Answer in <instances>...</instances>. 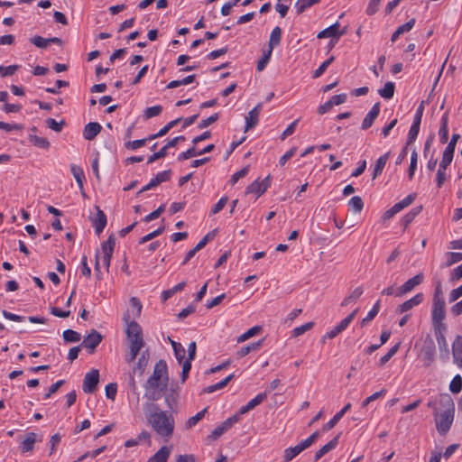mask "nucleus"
<instances>
[{
  "label": "nucleus",
  "instance_id": "nucleus-47",
  "mask_svg": "<svg viewBox=\"0 0 462 462\" xmlns=\"http://www.w3.org/2000/svg\"><path fill=\"white\" fill-rule=\"evenodd\" d=\"M273 50L267 49L266 51H263V54L262 58L257 62V70L262 71L265 69L266 65L271 60Z\"/></svg>",
  "mask_w": 462,
  "mask_h": 462
},
{
  "label": "nucleus",
  "instance_id": "nucleus-64",
  "mask_svg": "<svg viewBox=\"0 0 462 462\" xmlns=\"http://www.w3.org/2000/svg\"><path fill=\"white\" fill-rule=\"evenodd\" d=\"M249 171V166H245L244 168H242L240 171L235 172L232 177H231V180H230V182L232 185H234L235 183H236L241 178H244L245 176L247 175Z\"/></svg>",
  "mask_w": 462,
  "mask_h": 462
},
{
  "label": "nucleus",
  "instance_id": "nucleus-29",
  "mask_svg": "<svg viewBox=\"0 0 462 462\" xmlns=\"http://www.w3.org/2000/svg\"><path fill=\"white\" fill-rule=\"evenodd\" d=\"M70 171H71L72 175L74 176V178L79 185V189L82 190L83 189V182L85 180V174H84L83 169L79 165L71 164Z\"/></svg>",
  "mask_w": 462,
  "mask_h": 462
},
{
  "label": "nucleus",
  "instance_id": "nucleus-35",
  "mask_svg": "<svg viewBox=\"0 0 462 462\" xmlns=\"http://www.w3.org/2000/svg\"><path fill=\"white\" fill-rule=\"evenodd\" d=\"M263 330L261 326H254L237 337V343H242L258 335Z\"/></svg>",
  "mask_w": 462,
  "mask_h": 462
},
{
  "label": "nucleus",
  "instance_id": "nucleus-49",
  "mask_svg": "<svg viewBox=\"0 0 462 462\" xmlns=\"http://www.w3.org/2000/svg\"><path fill=\"white\" fill-rule=\"evenodd\" d=\"M207 408L203 409L202 411H200L199 412H198L196 415L190 417L187 421H186V424H185V428L187 430L194 427L195 425H197V423L199 421H200L203 417L205 416V413L207 412Z\"/></svg>",
  "mask_w": 462,
  "mask_h": 462
},
{
  "label": "nucleus",
  "instance_id": "nucleus-4",
  "mask_svg": "<svg viewBox=\"0 0 462 462\" xmlns=\"http://www.w3.org/2000/svg\"><path fill=\"white\" fill-rule=\"evenodd\" d=\"M418 356L422 361L425 368L430 367L435 362L436 346L433 338L430 335H427L423 339Z\"/></svg>",
  "mask_w": 462,
  "mask_h": 462
},
{
  "label": "nucleus",
  "instance_id": "nucleus-23",
  "mask_svg": "<svg viewBox=\"0 0 462 462\" xmlns=\"http://www.w3.org/2000/svg\"><path fill=\"white\" fill-rule=\"evenodd\" d=\"M448 110L444 113L441 117L440 127L439 130V141L441 143H446L448 139Z\"/></svg>",
  "mask_w": 462,
  "mask_h": 462
},
{
  "label": "nucleus",
  "instance_id": "nucleus-2",
  "mask_svg": "<svg viewBox=\"0 0 462 462\" xmlns=\"http://www.w3.org/2000/svg\"><path fill=\"white\" fill-rule=\"evenodd\" d=\"M439 404L445 408V411L439 413L436 411L433 414L435 416L436 427L439 434H446L453 422L455 413V404L448 393L439 395Z\"/></svg>",
  "mask_w": 462,
  "mask_h": 462
},
{
  "label": "nucleus",
  "instance_id": "nucleus-39",
  "mask_svg": "<svg viewBox=\"0 0 462 462\" xmlns=\"http://www.w3.org/2000/svg\"><path fill=\"white\" fill-rule=\"evenodd\" d=\"M363 294L362 287H356L347 297H346L341 302V306L345 307L352 302H356L357 300Z\"/></svg>",
  "mask_w": 462,
  "mask_h": 462
},
{
  "label": "nucleus",
  "instance_id": "nucleus-55",
  "mask_svg": "<svg viewBox=\"0 0 462 462\" xmlns=\"http://www.w3.org/2000/svg\"><path fill=\"white\" fill-rule=\"evenodd\" d=\"M162 111V106L158 105L151 107H147L144 110L143 116L145 119H150L154 116H158Z\"/></svg>",
  "mask_w": 462,
  "mask_h": 462
},
{
  "label": "nucleus",
  "instance_id": "nucleus-16",
  "mask_svg": "<svg viewBox=\"0 0 462 462\" xmlns=\"http://www.w3.org/2000/svg\"><path fill=\"white\" fill-rule=\"evenodd\" d=\"M339 23L337 22L334 24L330 25L329 27L322 30L319 32L317 35L319 39H324L331 37L332 39H336V41H338L341 35L345 33V32H339Z\"/></svg>",
  "mask_w": 462,
  "mask_h": 462
},
{
  "label": "nucleus",
  "instance_id": "nucleus-42",
  "mask_svg": "<svg viewBox=\"0 0 462 462\" xmlns=\"http://www.w3.org/2000/svg\"><path fill=\"white\" fill-rule=\"evenodd\" d=\"M29 140L31 143H32L35 146L39 148L48 149L50 147V142L44 137H41L35 134H30Z\"/></svg>",
  "mask_w": 462,
  "mask_h": 462
},
{
  "label": "nucleus",
  "instance_id": "nucleus-52",
  "mask_svg": "<svg viewBox=\"0 0 462 462\" xmlns=\"http://www.w3.org/2000/svg\"><path fill=\"white\" fill-rule=\"evenodd\" d=\"M216 234H217V229L215 230H212L210 232H208L198 244L197 245L195 246L196 249L198 251L201 250L202 248H204L206 246V245L213 240L216 236Z\"/></svg>",
  "mask_w": 462,
  "mask_h": 462
},
{
  "label": "nucleus",
  "instance_id": "nucleus-40",
  "mask_svg": "<svg viewBox=\"0 0 462 462\" xmlns=\"http://www.w3.org/2000/svg\"><path fill=\"white\" fill-rule=\"evenodd\" d=\"M395 86L394 83L388 81L384 84V87L378 90L379 95L385 99H390L394 95Z\"/></svg>",
  "mask_w": 462,
  "mask_h": 462
},
{
  "label": "nucleus",
  "instance_id": "nucleus-6",
  "mask_svg": "<svg viewBox=\"0 0 462 462\" xmlns=\"http://www.w3.org/2000/svg\"><path fill=\"white\" fill-rule=\"evenodd\" d=\"M123 320L127 325L125 334L129 343L134 340L139 341L140 339H143L141 326L136 321L130 320V315L128 312L124 314Z\"/></svg>",
  "mask_w": 462,
  "mask_h": 462
},
{
  "label": "nucleus",
  "instance_id": "nucleus-53",
  "mask_svg": "<svg viewBox=\"0 0 462 462\" xmlns=\"http://www.w3.org/2000/svg\"><path fill=\"white\" fill-rule=\"evenodd\" d=\"M164 226H160L159 228H157L156 230L147 234L146 236H143L140 240H139V244L140 245H143L148 241H151L152 240L153 238L159 236L160 235L162 234V232L164 231Z\"/></svg>",
  "mask_w": 462,
  "mask_h": 462
},
{
  "label": "nucleus",
  "instance_id": "nucleus-46",
  "mask_svg": "<svg viewBox=\"0 0 462 462\" xmlns=\"http://www.w3.org/2000/svg\"><path fill=\"white\" fill-rule=\"evenodd\" d=\"M348 206L356 213H360L364 208V202L361 197L355 196L348 201Z\"/></svg>",
  "mask_w": 462,
  "mask_h": 462
},
{
  "label": "nucleus",
  "instance_id": "nucleus-25",
  "mask_svg": "<svg viewBox=\"0 0 462 462\" xmlns=\"http://www.w3.org/2000/svg\"><path fill=\"white\" fill-rule=\"evenodd\" d=\"M144 344L145 343H144L143 339H140L139 341L134 340L133 342H130L129 343L130 352H129V356L126 358V360L128 362H133L137 357L140 350L143 347Z\"/></svg>",
  "mask_w": 462,
  "mask_h": 462
},
{
  "label": "nucleus",
  "instance_id": "nucleus-17",
  "mask_svg": "<svg viewBox=\"0 0 462 462\" xmlns=\"http://www.w3.org/2000/svg\"><path fill=\"white\" fill-rule=\"evenodd\" d=\"M379 113H380V103L377 102L373 106L371 110L368 112V114L364 118V120L362 122L361 128L363 130H367L368 128H370L373 125L374 120L377 118Z\"/></svg>",
  "mask_w": 462,
  "mask_h": 462
},
{
  "label": "nucleus",
  "instance_id": "nucleus-63",
  "mask_svg": "<svg viewBox=\"0 0 462 462\" xmlns=\"http://www.w3.org/2000/svg\"><path fill=\"white\" fill-rule=\"evenodd\" d=\"M147 142V139H138L134 141H128L125 143V147L128 150H136L143 147Z\"/></svg>",
  "mask_w": 462,
  "mask_h": 462
},
{
  "label": "nucleus",
  "instance_id": "nucleus-50",
  "mask_svg": "<svg viewBox=\"0 0 462 462\" xmlns=\"http://www.w3.org/2000/svg\"><path fill=\"white\" fill-rule=\"evenodd\" d=\"M449 390L453 393H458L462 390V377L457 374L453 377L449 384Z\"/></svg>",
  "mask_w": 462,
  "mask_h": 462
},
{
  "label": "nucleus",
  "instance_id": "nucleus-21",
  "mask_svg": "<svg viewBox=\"0 0 462 462\" xmlns=\"http://www.w3.org/2000/svg\"><path fill=\"white\" fill-rule=\"evenodd\" d=\"M340 434H337L335 438H333L328 443L324 445L321 448H319L314 455V462L319 461L324 455L334 449L337 444Z\"/></svg>",
  "mask_w": 462,
  "mask_h": 462
},
{
  "label": "nucleus",
  "instance_id": "nucleus-58",
  "mask_svg": "<svg viewBox=\"0 0 462 462\" xmlns=\"http://www.w3.org/2000/svg\"><path fill=\"white\" fill-rule=\"evenodd\" d=\"M432 326L435 336L444 335L445 331L447 330V326L443 320H432Z\"/></svg>",
  "mask_w": 462,
  "mask_h": 462
},
{
  "label": "nucleus",
  "instance_id": "nucleus-61",
  "mask_svg": "<svg viewBox=\"0 0 462 462\" xmlns=\"http://www.w3.org/2000/svg\"><path fill=\"white\" fill-rule=\"evenodd\" d=\"M20 69V65H10L7 67L0 66V74L2 77L14 75Z\"/></svg>",
  "mask_w": 462,
  "mask_h": 462
},
{
  "label": "nucleus",
  "instance_id": "nucleus-57",
  "mask_svg": "<svg viewBox=\"0 0 462 462\" xmlns=\"http://www.w3.org/2000/svg\"><path fill=\"white\" fill-rule=\"evenodd\" d=\"M314 326V322L310 321V322H307L300 327H297L295 328L293 330H292V336L293 337H299L302 334H304L306 331L311 329Z\"/></svg>",
  "mask_w": 462,
  "mask_h": 462
},
{
  "label": "nucleus",
  "instance_id": "nucleus-7",
  "mask_svg": "<svg viewBox=\"0 0 462 462\" xmlns=\"http://www.w3.org/2000/svg\"><path fill=\"white\" fill-rule=\"evenodd\" d=\"M99 383V371L97 369H92L90 372L85 374L83 380V392L86 393H94L97 389V384Z\"/></svg>",
  "mask_w": 462,
  "mask_h": 462
},
{
  "label": "nucleus",
  "instance_id": "nucleus-60",
  "mask_svg": "<svg viewBox=\"0 0 462 462\" xmlns=\"http://www.w3.org/2000/svg\"><path fill=\"white\" fill-rule=\"evenodd\" d=\"M46 125L51 130L59 133L62 130V127L65 125V122L63 120H61L60 122H57L53 118H48L46 120Z\"/></svg>",
  "mask_w": 462,
  "mask_h": 462
},
{
  "label": "nucleus",
  "instance_id": "nucleus-62",
  "mask_svg": "<svg viewBox=\"0 0 462 462\" xmlns=\"http://www.w3.org/2000/svg\"><path fill=\"white\" fill-rule=\"evenodd\" d=\"M239 420V414H235L232 417L226 419L224 422L219 425L224 432L228 430L235 423Z\"/></svg>",
  "mask_w": 462,
  "mask_h": 462
},
{
  "label": "nucleus",
  "instance_id": "nucleus-34",
  "mask_svg": "<svg viewBox=\"0 0 462 462\" xmlns=\"http://www.w3.org/2000/svg\"><path fill=\"white\" fill-rule=\"evenodd\" d=\"M320 0H298L295 4L297 14H303L308 8L319 4Z\"/></svg>",
  "mask_w": 462,
  "mask_h": 462
},
{
  "label": "nucleus",
  "instance_id": "nucleus-33",
  "mask_svg": "<svg viewBox=\"0 0 462 462\" xmlns=\"http://www.w3.org/2000/svg\"><path fill=\"white\" fill-rule=\"evenodd\" d=\"M235 377V374H229L228 376H226V378H224L222 381L218 382L216 384H213V385H209L208 387H206L204 390H203V393H211L215 391H217V390H220L224 387H226L228 383Z\"/></svg>",
  "mask_w": 462,
  "mask_h": 462
},
{
  "label": "nucleus",
  "instance_id": "nucleus-19",
  "mask_svg": "<svg viewBox=\"0 0 462 462\" xmlns=\"http://www.w3.org/2000/svg\"><path fill=\"white\" fill-rule=\"evenodd\" d=\"M102 126L97 122L87 124L83 130V137L88 141H92L101 132Z\"/></svg>",
  "mask_w": 462,
  "mask_h": 462
},
{
  "label": "nucleus",
  "instance_id": "nucleus-15",
  "mask_svg": "<svg viewBox=\"0 0 462 462\" xmlns=\"http://www.w3.org/2000/svg\"><path fill=\"white\" fill-rule=\"evenodd\" d=\"M262 109V104L259 103L256 105L247 115L245 117V132L249 131L254 128L259 121V114Z\"/></svg>",
  "mask_w": 462,
  "mask_h": 462
},
{
  "label": "nucleus",
  "instance_id": "nucleus-59",
  "mask_svg": "<svg viewBox=\"0 0 462 462\" xmlns=\"http://www.w3.org/2000/svg\"><path fill=\"white\" fill-rule=\"evenodd\" d=\"M218 118H219V114L218 113H215L212 116H210L209 117H208L207 119L201 120L200 123L198 125V127L199 129L207 128L210 125H212L215 122H217L218 120Z\"/></svg>",
  "mask_w": 462,
  "mask_h": 462
},
{
  "label": "nucleus",
  "instance_id": "nucleus-24",
  "mask_svg": "<svg viewBox=\"0 0 462 462\" xmlns=\"http://www.w3.org/2000/svg\"><path fill=\"white\" fill-rule=\"evenodd\" d=\"M263 341H264V338H262L256 342H252V343L248 344L247 346L241 347L236 352V356L238 358H242V357L247 356L252 351H257L263 346Z\"/></svg>",
  "mask_w": 462,
  "mask_h": 462
},
{
  "label": "nucleus",
  "instance_id": "nucleus-10",
  "mask_svg": "<svg viewBox=\"0 0 462 462\" xmlns=\"http://www.w3.org/2000/svg\"><path fill=\"white\" fill-rule=\"evenodd\" d=\"M424 275L422 273L416 274L414 277L406 281L396 291L395 296L402 297V295L411 291L416 286L422 283Z\"/></svg>",
  "mask_w": 462,
  "mask_h": 462
},
{
  "label": "nucleus",
  "instance_id": "nucleus-41",
  "mask_svg": "<svg viewBox=\"0 0 462 462\" xmlns=\"http://www.w3.org/2000/svg\"><path fill=\"white\" fill-rule=\"evenodd\" d=\"M420 123L412 122V125L408 133L406 145H411L412 143L415 142V140L418 136V134L420 132Z\"/></svg>",
  "mask_w": 462,
  "mask_h": 462
},
{
  "label": "nucleus",
  "instance_id": "nucleus-48",
  "mask_svg": "<svg viewBox=\"0 0 462 462\" xmlns=\"http://www.w3.org/2000/svg\"><path fill=\"white\" fill-rule=\"evenodd\" d=\"M335 60L334 56H330L328 60L323 61L319 67L313 72L312 78L318 79L328 69V67Z\"/></svg>",
  "mask_w": 462,
  "mask_h": 462
},
{
  "label": "nucleus",
  "instance_id": "nucleus-37",
  "mask_svg": "<svg viewBox=\"0 0 462 462\" xmlns=\"http://www.w3.org/2000/svg\"><path fill=\"white\" fill-rule=\"evenodd\" d=\"M358 310H359L358 308L354 310L344 319H342L338 325H337L335 327L336 330H337L339 334L349 326V324L352 322V320L355 319L356 315L357 314Z\"/></svg>",
  "mask_w": 462,
  "mask_h": 462
},
{
  "label": "nucleus",
  "instance_id": "nucleus-54",
  "mask_svg": "<svg viewBox=\"0 0 462 462\" xmlns=\"http://www.w3.org/2000/svg\"><path fill=\"white\" fill-rule=\"evenodd\" d=\"M435 337L438 342L439 351L444 352L446 358H448L449 350L445 335L435 336Z\"/></svg>",
  "mask_w": 462,
  "mask_h": 462
},
{
  "label": "nucleus",
  "instance_id": "nucleus-26",
  "mask_svg": "<svg viewBox=\"0 0 462 462\" xmlns=\"http://www.w3.org/2000/svg\"><path fill=\"white\" fill-rule=\"evenodd\" d=\"M171 454V448L163 446L147 462H167Z\"/></svg>",
  "mask_w": 462,
  "mask_h": 462
},
{
  "label": "nucleus",
  "instance_id": "nucleus-27",
  "mask_svg": "<svg viewBox=\"0 0 462 462\" xmlns=\"http://www.w3.org/2000/svg\"><path fill=\"white\" fill-rule=\"evenodd\" d=\"M459 138H460V135L458 134H454L452 135L450 142L448 143V145L443 152V155H442L443 158H446V159L448 158V160H450V161L453 160L456 144Z\"/></svg>",
  "mask_w": 462,
  "mask_h": 462
},
{
  "label": "nucleus",
  "instance_id": "nucleus-56",
  "mask_svg": "<svg viewBox=\"0 0 462 462\" xmlns=\"http://www.w3.org/2000/svg\"><path fill=\"white\" fill-rule=\"evenodd\" d=\"M417 162H418V153L415 150L412 151L411 156V163L408 171V177L410 180L413 178L414 172L417 168Z\"/></svg>",
  "mask_w": 462,
  "mask_h": 462
},
{
  "label": "nucleus",
  "instance_id": "nucleus-38",
  "mask_svg": "<svg viewBox=\"0 0 462 462\" xmlns=\"http://www.w3.org/2000/svg\"><path fill=\"white\" fill-rule=\"evenodd\" d=\"M358 310H359L358 308L354 310L344 319H342L338 325H337L335 327L336 330H337L339 334L349 326V324L352 322V320L355 319L356 315L357 314Z\"/></svg>",
  "mask_w": 462,
  "mask_h": 462
},
{
  "label": "nucleus",
  "instance_id": "nucleus-45",
  "mask_svg": "<svg viewBox=\"0 0 462 462\" xmlns=\"http://www.w3.org/2000/svg\"><path fill=\"white\" fill-rule=\"evenodd\" d=\"M300 453H301V451L298 445L286 448L283 453V462L291 461Z\"/></svg>",
  "mask_w": 462,
  "mask_h": 462
},
{
  "label": "nucleus",
  "instance_id": "nucleus-1",
  "mask_svg": "<svg viewBox=\"0 0 462 462\" xmlns=\"http://www.w3.org/2000/svg\"><path fill=\"white\" fill-rule=\"evenodd\" d=\"M168 380L167 364L164 360H159L155 364L152 374L144 384V397L150 401L159 400L166 391Z\"/></svg>",
  "mask_w": 462,
  "mask_h": 462
},
{
  "label": "nucleus",
  "instance_id": "nucleus-28",
  "mask_svg": "<svg viewBox=\"0 0 462 462\" xmlns=\"http://www.w3.org/2000/svg\"><path fill=\"white\" fill-rule=\"evenodd\" d=\"M282 40V29L279 26H276L273 29L269 42H268V49L273 50L275 47L280 45Z\"/></svg>",
  "mask_w": 462,
  "mask_h": 462
},
{
  "label": "nucleus",
  "instance_id": "nucleus-32",
  "mask_svg": "<svg viewBox=\"0 0 462 462\" xmlns=\"http://www.w3.org/2000/svg\"><path fill=\"white\" fill-rule=\"evenodd\" d=\"M389 155L390 152H386L377 159L374 168L373 179H375L377 176L382 174V171L388 161Z\"/></svg>",
  "mask_w": 462,
  "mask_h": 462
},
{
  "label": "nucleus",
  "instance_id": "nucleus-31",
  "mask_svg": "<svg viewBox=\"0 0 462 462\" xmlns=\"http://www.w3.org/2000/svg\"><path fill=\"white\" fill-rule=\"evenodd\" d=\"M416 193H411L406 198L394 204L392 208L394 209L396 213H399L400 211L410 206L416 199Z\"/></svg>",
  "mask_w": 462,
  "mask_h": 462
},
{
  "label": "nucleus",
  "instance_id": "nucleus-43",
  "mask_svg": "<svg viewBox=\"0 0 462 462\" xmlns=\"http://www.w3.org/2000/svg\"><path fill=\"white\" fill-rule=\"evenodd\" d=\"M265 191L263 189L262 185L260 183V180L257 179L254 181H253L250 185L246 187L245 193H256L257 198L262 196Z\"/></svg>",
  "mask_w": 462,
  "mask_h": 462
},
{
  "label": "nucleus",
  "instance_id": "nucleus-18",
  "mask_svg": "<svg viewBox=\"0 0 462 462\" xmlns=\"http://www.w3.org/2000/svg\"><path fill=\"white\" fill-rule=\"evenodd\" d=\"M445 300H432L431 320H444L446 318Z\"/></svg>",
  "mask_w": 462,
  "mask_h": 462
},
{
  "label": "nucleus",
  "instance_id": "nucleus-12",
  "mask_svg": "<svg viewBox=\"0 0 462 462\" xmlns=\"http://www.w3.org/2000/svg\"><path fill=\"white\" fill-rule=\"evenodd\" d=\"M171 170H166V171H163L162 172H159L155 178L152 179L150 180V182L145 185L144 187H143L138 192H137V195L146 191V190H149L151 189H153L155 187H157L158 185H160L162 182H164V181H167L170 180L171 178Z\"/></svg>",
  "mask_w": 462,
  "mask_h": 462
},
{
  "label": "nucleus",
  "instance_id": "nucleus-22",
  "mask_svg": "<svg viewBox=\"0 0 462 462\" xmlns=\"http://www.w3.org/2000/svg\"><path fill=\"white\" fill-rule=\"evenodd\" d=\"M37 441V435L34 432H29L25 439L22 441L19 448L22 453H26L33 450L34 444Z\"/></svg>",
  "mask_w": 462,
  "mask_h": 462
},
{
  "label": "nucleus",
  "instance_id": "nucleus-13",
  "mask_svg": "<svg viewBox=\"0 0 462 462\" xmlns=\"http://www.w3.org/2000/svg\"><path fill=\"white\" fill-rule=\"evenodd\" d=\"M453 363L462 370V336H456L452 343Z\"/></svg>",
  "mask_w": 462,
  "mask_h": 462
},
{
  "label": "nucleus",
  "instance_id": "nucleus-20",
  "mask_svg": "<svg viewBox=\"0 0 462 462\" xmlns=\"http://www.w3.org/2000/svg\"><path fill=\"white\" fill-rule=\"evenodd\" d=\"M351 408V403H346L338 412H337L334 417L328 420L326 424L323 425L322 430L328 431L332 430L337 423L341 420V418L345 415L346 411H348Z\"/></svg>",
  "mask_w": 462,
  "mask_h": 462
},
{
  "label": "nucleus",
  "instance_id": "nucleus-9",
  "mask_svg": "<svg viewBox=\"0 0 462 462\" xmlns=\"http://www.w3.org/2000/svg\"><path fill=\"white\" fill-rule=\"evenodd\" d=\"M102 339L103 336L97 330L91 329L89 334L84 337L81 346L85 347L89 354H93Z\"/></svg>",
  "mask_w": 462,
  "mask_h": 462
},
{
  "label": "nucleus",
  "instance_id": "nucleus-36",
  "mask_svg": "<svg viewBox=\"0 0 462 462\" xmlns=\"http://www.w3.org/2000/svg\"><path fill=\"white\" fill-rule=\"evenodd\" d=\"M358 310H359L358 308L354 310L344 319H342L338 325H337L335 327L336 330H337L339 334L349 326V324L352 322V320L355 319L356 315L357 314Z\"/></svg>",
  "mask_w": 462,
  "mask_h": 462
},
{
  "label": "nucleus",
  "instance_id": "nucleus-44",
  "mask_svg": "<svg viewBox=\"0 0 462 462\" xmlns=\"http://www.w3.org/2000/svg\"><path fill=\"white\" fill-rule=\"evenodd\" d=\"M62 337L64 341L68 343H76L79 342L81 338L80 334L72 329H66L65 331H63Z\"/></svg>",
  "mask_w": 462,
  "mask_h": 462
},
{
  "label": "nucleus",
  "instance_id": "nucleus-14",
  "mask_svg": "<svg viewBox=\"0 0 462 462\" xmlns=\"http://www.w3.org/2000/svg\"><path fill=\"white\" fill-rule=\"evenodd\" d=\"M423 299H424V296L421 292L417 293L410 300L400 304L396 308L395 312L399 313V314L407 312L408 310H411L413 307L420 305L423 301Z\"/></svg>",
  "mask_w": 462,
  "mask_h": 462
},
{
  "label": "nucleus",
  "instance_id": "nucleus-3",
  "mask_svg": "<svg viewBox=\"0 0 462 462\" xmlns=\"http://www.w3.org/2000/svg\"><path fill=\"white\" fill-rule=\"evenodd\" d=\"M151 413L147 420L152 430L161 437L168 440L171 438L174 430V419L168 415L166 411H158Z\"/></svg>",
  "mask_w": 462,
  "mask_h": 462
},
{
  "label": "nucleus",
  "instance_id": "nucleus-8",
  "mask_svg": "<svg viewBox=\"0 0 462 462\" xmlns=\"http://www.w3.org/2000/svg\"><path fill=\"white\" fill-rule=\"evenodd\" d=\"M115 245L116 238L114 234H111L108 236V238L101 244V248L103 252V263L107 271L110 266V262L113 256Z\"/></svg>",
  "mask_w": 462,
  "mask_h": 462
},
{
  "label": "nucleus",
  "instance_id": "nucleus-5",
  "mask_svg": "<svg viewBox=\"0 0 462 462\" xmlns=\"http://www.w3.org/2000/svg\"><path fill=\"white\" fill-rule=\"evenodd\" d=\"M149 356H150L149 350L146 349L145 351H143L141 354L136 365L133 368L132 374H130L129 386L134 394H138L137 393V383L134 379V375H137L139 378H141L143 376V372L146 369L147 365H148Z\"/></svg>",
  "mask_w": 462,
  "mask_h": 462
},
{
  "label": "nucleus",
  "instance_id": "nucleus-51",
  "mask_svg": "<svg viewBox=\"0 0 462 462\" xmlns=\"http://www.w3.org/2000/svg\"><path fill=\"white\" fill-rule=\"evenodd\" d=\"M446 257H447V261H446L445 266L449 267V266L453 265L454 263L462 261V253H454V252L447 253Z\"/></svg>",
  "mask_w": 462,
  "mask_h": 462
},
{
  "label": "nucleus",
  "instance_id": "nucleus-11",
  "mask_svg": "<svg viewBox=\"0 0 462 462\" xmlns=\"http://www.w3.org/2000/svg\"><path fill=\"white\" fill-rule=\"evenodd\" d=\"M95 209L97 210V214L95 217H89V220L95 228L96 234L99 236L106 226L107 217L98 206H95Z\"/></svg>",
  "mask_w": 462,
  "mask_h": 462
},
{
  "label": "nucleus",
  "instance_id": "nucleus-30",
  "mask_svg": "<svg viewBox=\"0 0 462 462\" xmlns=\"http://www.w3.org/2000/svg\"><path fill=\"white\" fill-rule=\"evenodd\" d=\"M414 24H415V19L411 18L410 21H408L404 24L399 26L396 29V31L392 34L391 41L393 42H394L401 34L411 31L413 28Z\"/></svg>",
  "mask_w": 462,
  "mask_h": 462
}]
</instances>
